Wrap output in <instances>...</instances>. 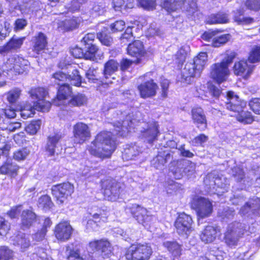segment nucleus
I'll return each mask as SVG.
<instances>
[{"mask_svg":"<svg viewBox=\"0 0 260 260\" xmlns=\"http://www.w3.org/2000/svg\"><path fill=\"white\" fill-rule=\"evenodd\" d=\"M230 39L229 34H224L215 37L212 39V45L215 47H218L226 43Z\"/></svg>","mask_w":260,"mask_h":260,"instance_id":"nucleus-47","label":"nucleus"},{"mask_svg":"<svg viewBox=\"0 0 260 260\" xmlns=\"http://www.w3.org/2000/svg\"><path fill=\"white\" fill-rule=\"evenodd\" d=\"M96 35L98 39L103 45L110 46L113 44V38L109 34L107 28H104L101 31L97 33Z\"/></svg>","mask_w":260,"mask_h":260,"instance_id":"nucleus-39","label":"nucleus"},{"mask_svg":"<svg viewBox=\"0 0 260 260\" xmlns=\"http://www.w3.org/2000/svg\"><path fill=\"white\" fill-rule=\"evenodd\" d=\"M41 121L40 120L32 121L25 128L26 132L30 135L36 134L40 129Z\"/></svg>","mask_w":260,"mask_h":260,"instance_id":"nucleus-48","label":"nucleus"},{"mask_svg":"<svg viewBox=\"0 0 260 260\" xmlns=\"http://www.w3.org/2000/svg\"><path fill=\"white\" fill-rule=\"evenodd\" d=\"M226 101L224 102L225 107L231 111L238 112L237 119L244 124H250L253 121V118L251 112L243 111V108L246 106L244 101L239 100V97L233 92H230L225 98Z\"/></svg>","mask_w":260,"mask_h":260,"instance_id":"nucleus-4","label":"nucleus"},{"mask_svg":"<svg viewBox=\"0 0 260 260\" xmlns=\"http://www.w3.org/2000/svg\"><path fill=\"white\" fill-rule=\"evenodd\" d=\"M121 43H124L125 42H131L134 40V37L132 32V27H128L125 31V32L120 38Z\"/></svg>","mask_w":260,"mask_h":260,"instance_id":"nucleus-58","label":"nucleus"},{"mask_svg":"<svg viewBox=\"0 0 260 260\" xmlns=\"http://www.w3.org/2000/svg\"><path fill=\"white\" fill-rule=\"evenodd\" d=\"M21 228L25 230L29 229L36 220V214L31 210H25L22 211L21 215Z\"/></svg>","mask_w":260,"mask_h":260,"instance_id":"nucleus-29","label":"nucleus"},{"mask_svg":"<svg viewBox=\"0 0 260 260\" xmlns=\"http://www.w3.org/2000/svg\"><path fill=\"white\" fill-rule=\"evenodd\" d=\"M192 220L191 217L184 213H180L175 222L177 233L181 235H188L191 231Z\"/></svg>","mask_w":260,"mask_h":260,"instance_id":"nucleus-15","label":"nucleus"},{"mask_svg":"<svg viewBox=\"0 0 260 260\" xmlns=\"http://www.w3.org/2000/svg\"><path fill=\"white\" fill-rule=\"evenodd\" d=\"M152 253V248L148 244H139L130 247L125 257L128 260H148Z\"/></svg>","mask_w":260,"mask_h":260,"instance_id":"nucleus-7","label":"nucleus"},{"mask_svg":"<svg viewBox=\"0 0 260 260\" xmlns=\"http://www.w3.org/2000/svg\"><path fill=\"white\" fill-rule=\"evenodd\" d=\"M73 229L70 223L67 221L60 222L55 230L56 238L61 241L69 240L72 235Z\"/></svg>","mask_w":260,"mask_h":260,"instance_id":"nucleus-21","label":"nucleus"},{"mask_svg":"<svg viewBox=\"0 0 260 260\" xmlns=\"http://www.w3.org/2000/svg\"><path fill=\"white\" fill-rule=\"evenodd\" d=\"M80 22V18L73 17L71 19L59 21L57 23L58 27L64 31L72 30L79 26Z\"/></svg>","mask_w":260,"mask_h":260,"instance_id":"nucleus-31","label":"nucleus"},{"mask_svg":"<svg viewBox=\"0 0 260 260\" xmlns=\"http://www.w3.org/2000/svg\"><path fill=\"white\" fill-rule=\"evenodd\" d=\"M133 0H113L112 3L115 11H122L133 8Z\"/></svg>","mask_w":260,"mask_h":260,"instance_id":"nucleus-40","label":"nucleus"},{"mask_svg":"<svg viewBox=\"0 0 260 260\" xmlns=\"http://www.w3.org/2000/svg\"><path fill=\"white\" fill-rule=\"evenodd\" d=\"M208 139V136L204 134H200L192 140V144L196 146L202 145L204 143L207 141Z\"/></svg>","mask_w":260,"mask_h":260,"instance_id":"nucleus-62","label":"nucleus"},{"mask_svg":"<svg viewBox=\"0 0 260 260\" xmlns=\"http://www.w3.org/2000/svg\"><path fill=\"white\" fill-rule=\"evenodd\" d=\"M119 63L114 59L108 61L104 66L103 75L106 79L112 77L114 73L118 70Z\"/></svg>","mask_w":260,"mask_h":260,"instance_id":"nucleus-34","label":"nucleus"},{"mask_svg":"<svg viewBox=\"0 0 260 260\" xmlns=\"http://www.w3.org/2000/svg\"><path fill=\"white\" fill-rule=\"evenodd\" d=\"M254 68L253 65L248 64L247 60H241L235 62L233 71L236 75L247 79L252 74Z\"/></svg>","mask_w":260,"mask_h":260,"instance_id":"nucleus-19","label":"nucleus"},{"mask_svg":"<svg viewBox=\"0 0 260 260\" xmlns=\"http://www.w3.org/2000/svg\"><path fill=\"white\" fill-rule=\"evenodd\" d=\"M157 84L150 80L138 86V89L139 91L141 98L146 99L154 96L156 94L157 89Z\"/></svg>","mask_w":260,"mask_h":260,"instance_id":"nucleus-23","label":"nucleus"},{"mask_svg":"<svg viewBox=\"0 0 260 260\" xmlns=\"http://www.w3.org/2000/svg\"><path fill=\"white\" fill-rule=\"evenodd\" d=\"M13 256V252L7 246L0 247V260H9Z\"/></svg>","mask_w":260,"mask_h":260,"instance_id":"nucleus-53","label":"nucleus"},{"mask_svg":"<svg viewBox=\"0 0 260 260\" xmlns=\"http://www.w3.org/2000/svg\"><path fill=\"white\" fill-rule=\"evenodd\" d=\"M13 244L20 247L22 251L26 250L30 245L28 236L23 233L19 234L13 239Z\"/></svg>","mask_w":260,"mask_h":260,"instance_id":"nucleus-35","label":"nucleus"},{"mask_svg":"<svg viewBox=\"0 0 260 260\" xmlns=\"http://www.w3.org/2000/svg\"><path fill=\"white\" fill-rule=\"evenodd\" d=\"M110 132H102L96 137L89 147L91 154L101 158L109 157L116 148L115 141Z\"/></svg>","mask_w":260,"mask_h":260,"instance_id":"nucleus-2","label":"nucleus"},{"mask_svg":"<svg viewBox=\"0 0 260 260\" xmlns=\"http://www.w3.org/2000/svg\"><path fill=\"white\" fill-rule=\"evenodd\" d=\"M75 141L79 144L84 143L90 137V132L87 124L78 122L73 126Z\"/></svg>","mask_w":260,"mask_h":260,"instance_id":"nucleus-18","label":"nucleus"},{"mask_svg":"<svg viewBox=\"0 0 260 260\" xmlns=\"http://www.w3.org/2000/svg\"><path fill=\"white\" fill-rule=\"evenodd\" d=\"M19 167L11 160H8L0 167V173L14 177L17 175Z\"/></svg>","mask_w":260,"mask_h":260,"instance_id":"nucleus-33","label":"nucleus"},{"mask_svg":"<svg viewBox=\"0 0 260 260\" xmlns=\"http://www.w3.org/2000/svg\"><path fill=\"white\" fill-rule=\"evenodd\" d=\"M229 74V68L224 62L215 63L211 67V76L219 83L225 81Z\"/></svg>","mask_w":260,"mask_h":260,"instance_id":"nucleus-16","label":"nucleus"},{"mask_svg":"<svg viewBox=\"0 0 260 260\" xmlns=\"http://www.w3.org/2000/svg\"><path fill=\"white\" fill-rule=\"evenodd\" d=\"M260 209V203L258 200L249 201L240 210V213L247 217L251 216L252 215H255L257 211Z\"/></svg>","mask_w":260,"mask_h":260,"instance_id":"nucleus-28","label":"nucleus"},{"mask_svg":"<svg viewBox=\"0 0 260 260\" xmlns=\"http://www.w3.org/2000/svg\"><path fill=\"white\" fill-rule=\"evenodd\" d=\"M85 59L95 60L99 57L98 53V48L95 45L84 46Z\"/></svg>","mask_w":260,"mask_h":260,"instance_id":"nucleus-42","label":"nucleus"},{"mask_svg":"<svg viewBox=\"0 0 260 260\" xmlns=\"http://www.w3.org/2000/svg\"><path fill=\"white\" fill-rule=\"evenodd\" d=\"M127 54L132 56L138 57L143 56L145 54V50L143 43L140 40H137L129 44L127 48Z\"/></svg>","mask_w":260,"mask_h":260,"instance_id":"nucleus-30","label":"nucleus"},{"mask_svg":"<svg viewBox=\"0 0 260 260\" xmlns=\"http://www.w3.org/2000/svg\"><path fill=\"white\" fill-rule=\"evenodd\" d=\"M25 39V37H13L5 45L0 46V54H5L10 52L17 51L21 48Z\"/></svg>","mask_w":260,"mask_h":260,"instance_id":"nucleus-22","label":"nucleus"},{"mask_svg":"<svg viewBox=\"0 0 260 260\" xmlns=\"http://www.w3.org/2000/svg\"><path fill=\"white\" fill-rule=\"evenodd\" d=\"M87 102V98L84 94H78L74 96L70 101V104L74 106L83 105Z\"/></svg>","mask_w":260,"mask_h":260,"instance_id":"nucleus-50","label":"nucleus"},{"mask_svg":"<svg viewBox=\"0 0 260 260\" xmlns=\"http://www.w3.org/2000/svg\"><path fill=\"white\" fill-rule=\"evenodd\" d=\"M32 43L33 51L39 54L47 46V37L43 33L40 32L33 38Z\"/></svg>","mask_w":260,"mask_h":260,"instance_id":"nucleus-27","label":"nucleus"},{"mask_svg":"<svg viewBox=\"0 0 260 260\" xmlns=\"http://www.w3.org/2000/svg\"><path fill=\"white\" fill-rule=\"evenodd\" d=\"M53 82L60 85L63 83L70 82L71 84L76 86H81V77L79 75V72L77 70H74L72 72V75H67L62 72H58L54 73L52 75Z\"/></svg>","mask_w":260,"mask_h":260,"instance_id":"nucleus-13","label":"nucleus"},{"mask_svg":"<svg viewBox=\"0 0 260 260\" xmlns=\"http://www.w3.org/2000/svg\"><path fill=\"white\" fill-rule=\"evenodd\" d=\"M52 194L58 204H62L74 192V186L69 182L53 185Z\"/></svg>","mask_w":260,"mask_h":260,"instance_id":"nucleus-9","label":"nucleus"},{"mask_svg":"<svg viewBox=\"0 0 260 260\" xmlns=\"http://www.w3.org/2000/svg\"><path fill=\"white\" fill-rule=\"evenodd\" d=\"M135 119H131L130 115H127L125 119L122 121V123L118 122L114 124L115 127V134L121 137H124L129 131L132 125L134 123Z\"/></svg>","mask_w":260,"mask_h":260,"instance_id":"nucleus-25","label":"nucleus"},{"mask_svg":"<svg viewBox=\"0 0 260 260\" xmlns=\"http://www.w3.org/2000/svg\"><path fill=\"white\" fill-rule=\"evenodd\" d=\"M204 182L208 191L218 196L227 191L229 187V181L215 171L208 174L204 178Z\"/></svg>","mask_w":260,"mask_h":260,"instance_id":"nucleus-5","label":"nucleus"},{"mask_svg":"<svg viewBox=\"0 0 260 260\" xmlns=\"http://www.w3.org/2000/svg\"><path fill=\"white\" fill-rule=\"evenodd\" d=\"M163 245L174 256L181 255V246L176 242L166 241L164 242Z\"/></svg>","mask_w":260,"mask_h":260,"instance_id":"nucleus-43","label":"nucleus"},{"mask_svg":"<svg viewBox=\"0 0 260 260\" xmlns=\"http://www.w3.org/2000/svg\"><path fill=\"white\" fill-rule=\"evenodd\" d=\"M90 11L92 15H100L104 12V8L103 6L99 4L93 3L90 8Z\"/></svg>","mask_w":260,"mask_h":260,"instance_id":"nucleus-61","label":"nucleus"},{"mask_svg":"<svg viewBox=\"0 0 260 260\" xmlns=\"http://www.w3.org/2000/svg\"><path fill=\"white\" fill-rule=\"evenodd\" d=\"M207 60L206 52H201L193 59L186 63L181 74V82L189 84L194 77L199 76Z\"/></svg>","mask_w":260,"mask_h":260,"instance_id":"nucleus-3","label":"nucleus"},{"mask_svg":"<svg viewBox=\"0 0 260 260\" xmlns=\"http://www.w3.org/2000/svg\"><path fill=\"white\" fill-rule=\"evenodd\" d=\"M39 208L44 210H47L51 208L53 206L51 198L48 195H44L39 198L38 201Z\"/></svg>","mask_w":260,"mask_h":260,"instance_id":"nucleus-45","label":"nucleus"},{"mask_svg":"<svg viewBox=\"0 0 260 260\" xmlns=\"http://www.w3.org/2000/svg\"><path fill=\"white\" fill-rule=\"evenodd\" d=\"M28 61L17 55L10 57L3 66L4 72L12 75H19L27 70Z\"/></svg>","mask_w":260,"mask_h":260,"instance_id":"nucleus-6","label":"nucleus"},{"mask_svg":"<svg viewBox=\"0 0 260 260\" xmlns=\"http://www.w3.org/2000/svg\"><path fill=\"white\" fill-rule=\"evenodd\" d=\"M218 214L223 220L226 221L233 218L235 215V210L233 208L226 207L222 209H219Z\"/></svg>","mask_w":260,"mask_h":260,"instance_id":"nucleus-44","label":"nucleus"},{"mask_svg":"<svg viewBox=\"0 0 260 260\" xmlns=\"http://www.w3.org/2000/svg\"><path fill=\"white\" fill-rule=\"evenodd\" d=\"M21 91L19 88H15L10 90L7 94V100L11 104L16 103L19 98Z\"/></svg>","mask_w":260,"mask_h":260,"instance_id":"nucleus-54","label":"nucleus"},{"mask_svg":"<svg viewBox=\"0 0 260 260\" xmlns=\"http://www.w3.org/2000/svg\"><path fill=\"white\" fill-rule=\"evenodd\" d=\"M139 5L144 9L152 10L155 9L156 2L155 0H137Z\"/></svg>","mask_w":260,"mask_h":260,"instance_id":"nucleus-52","label":"nucleus"},{"mask_svg":"<svg viewBox=\"0 0 260 260\" xmlns=\"http://www.w3.org/2000/svg\"><path fill=\"white\" fill-rule=\"evenodd\" d=\"M159 134L157 123L152 121L147 124V128L142 132V136L148 143H152L157 140Z\"/></svg>","mask_w":260,"mask_h":260,"instance_id":"nucleus-24","label":"nucleus"},{"mask_svg":"<svg viewBox=\"0 0 260 260\" xmlns=\"http://www.w3.org/2000/svg\"><path fill=\"white\" fill-rule=\"evenodd\" d=\"M29 152V151L26 148L18 149L14 152L13 158L18 161L24 160Z\"/></svg>","mask_w":260,"mask_h":260,"instance_id":"nucleus-55","label":"nucleus"},{"mask_svg":"<svg viewBox=\"0 0 260 260\" xmlns=\"http://www.w3.org/2000/svg\"><path fill=\"white\" fill-rule=\"evenodd\" d=\"M125 26V22L123 20H118L110 25V28L112 32L122 30Z\"/></svg>","mask_w":260,"mask_h":260,"instance_id":"nucleus-63","label":"nucleus"},{"mask_svg":"<svg viewBox=\"0 0 260 260\" xmlns=\"http://www.w3.org/2000/svg\"><path fill=\"white\" fill-rule=\"evenodd\" d=\"M72 93L71 87L68 83L60 85L58 89L57 98L58 101H61L68 98Z\"/></svg>","mask_w":260,"mask_h":260,"instance_id":"nucleus-41","label":"nucleus"},{"mask_svg":"<svg viewBox=\"0 0 260 260\" xmlns=\"http://www.w3.org/2000/svg\"><path fill=\"white\" fill-rule=\"evenodd\" d=\"M250 109L256 114L260 115V99L253 98L249 102Z\"/></svg>","mask_w":260,"mask_h":260,"instance_id":"nucleus-56","label":"nucleus"},{"mask_svg":"<svg viewBox=\"0 0 260 260\" xmlns=\"http://www.w3.org/2000/svg\"><path fill=\"white\" fill-rule=\"evenodd\" d=\"M248 61L255 63L260 61V47H253L250 52Z\"/></svg>","mask_w":260,"mask_h":260,"instance_id":"nucleus-51","label":"nucleus"},{"mask_svg":"<svg viewBox=\"0 0 260 260\" xmlns=\"http://www.w3.org/2000/svg\"><path fill=\"white\" fill-rule=\"evenodd\" d=\"M63 137L64 134L60 132L54 133L48 137L45 149L50 155L58 153L60 141Z\"/></svg>","mask_w":260,"mask_h":260,"instance_id":"nucleus-17","label":"nucleus"},{"mask_svg":"<svg viewBox=\"0 0 260 260\" xmlns=\"http://www.w3.org/2000/svg\"><path fill=\"white\" fill-rule=\"evenodd\" d=\"M67 258L68 260H83L78 250H67Z\"/></svg>","mask_w":260,"mask_h":260,"instance_id":"nucleus-59","label":"nucleus"},{"mask_svg":"<svg viewBox=\"0 0 260 260\" xmlns=\"http://www.w3.org/2000/svg\"><path fill=\"white\" fill-rule=\"evenodd\" d=\"M245 5L249 10L255 11L260 10V0H246Z\"/></svg>","mask_w":260,"mask_h":260,"instance_id":"nucleus-57","label":"nucleus"},{"mask_svg":"<svg viewBox=\"0 0 260 260\" xmlns=\"http://www.w3.org/2000/svg\"><path fill=\"white\" fill-rule=\"evenodd\" d=\"M217 229L212 226H207L200 235V238L205 243H210L216 237Z\"/></svg>","mask_w":260,"mask_h":260,"instance_id":"nucleus-32","label":"nucleus"},{"mask_svg":"<svg viewBox=\"0 0 260 260\" xmlns=\"http://www.w3.org/2000/svg\"><path fill=\"white\" fill-rule=\"evenodd\" d=\"M88 247L91 251L97 252L103 258L109 257L111 253V244L105 238L91 241Z\"/></svg>","mask_w":260,"mask_h":260,"instance_id":"nucleus-14","label":"nucleus"},{"mask_svg":"<svg viewBox=\"0 0 260 260\" xmlns=\"http://www.w3.org/2000/svg\"><path fill=\"white\" fill-rule=\"evenodd\" d=\"M243 231L244 226L239 222L235 221L229 224L224 236L225 243L230 246L236 245Z\"/></svg>","mask_w":260,"mask_h":260,"instance_id":"nucleus-10","label":"nucleus"},{"mask_svg":"<svg viewBox=\"0 0 260 260\" xmlns=\"http://www.w3.org/2000/svg\"><path fill=\"white\" fill-rule=\"evenodd\" d=\"M27 24V21L25 19L22 18L17 19L14 23V30L17 31L23 29Z\"/></svg>","mask_w":260,"mask_h":260,"instance_id":"nucleus-64","label":"nucleus"},{"mask_svg":"<svg viewBox=\"0 0 260 260\" xmlns=\"http://www.w3.org/2000/svg\"><path fill=\"white\" fill-rule=\"evenodd\" d=\"M172 158L171 155L168 151H159L158 154L151 160V164L157 169H161L165 164Z\"/></svg>","mask_w":260,"mask_h":260,"instance_id":"nucleus-26","label":"nucleus"},{"mask_svg":"<svg viewBox=\"0 0 260 260\" xmlns=\"http://www.w3.org/2000/svg\"><path fill=\"white\" fill-rule=\"evenodd\" d=\"M191 117L193 123L200 131H204L207 128L206 117L201 107H194L192 109Z\"/></svg>","mask_w":260,"mask_h":260,"instance_id":"nucleus-20","label":"nucleus"},{"mask_svg":"<svg viewBox=\"0 0 260 260\" xmlns=\"http://www.w3.org/2000/svg\"><path fill=\"white\" fill-rule=\"evenodd\" d=\"M104 194L108 201H115L122 190V185L114 180H107L103 182Z\"/></svg>","mask_w":260,"mask_h":260,"instance_id":"nucleus-12","label":"nucleus"},{"mask_svg":"<svg viewBox=\"0 0 260 260\" xmlns=\"http://www.w3.org/2000/svg\"><path fill=\"white\" fill-rule=\"evenodd\" d=\"M229 22L228 15L224 12H219L209 16L206 19L208 24L225 23Z\"/></svg>","mask_w":260,"mask_h":260,"instance_id":"nucleus-36","label":"nucleus"},{"mask_svg":"<svg viewBox=\"0 0 260 260\" xmlns=\"http://www.w3.org/2000/svg\"><path fill=\"white\" fill-rule=\"evenodd\" d=\"M10 224L4 218L0 217V235H6L10 230Z\"/></svg>","mask_w":260,"mask_h":260,"instance_id":"nucleus-60","label":"nucleus"},{"mask_svg":"<svg viewBox=\"0 0 260 260\" xmlns=\"http://www.w3.org/2000/svg\"><path fill=\"white\" fill-rule=\"evenodd\" d=\"M182 0H161V7L168 13L176 11L180 8Z\"/></svg>","mask_w":260,"mask_h":260,"instance_id":"nucleus-37","label":"nucleus"},{"mask_svg":"<svg viewBox=\"0 0 260 260\" xmlns=\"http://www.w3.org/2000/svg\"><path fill=\"white\" fill-rule=\"evenodd\" d=\"M181 166L183 167L184 175L190 177L195 172V164L188 160L180 161Z\"/></svg>","mask_w":260,"mask_h":260,"instance_id":"nucleus-46","label":"nucleus"},{"mask_svg":"<svg viewBox=\"0 0 260 260\" xmlns=\"http://www.w3.org/2000/svg\"><path fill=\"white\" fill-rule=\"evenodd\" d=\"M191 207L196 210L198 216L201 218L210 216L212 212L211 202L204 197H194L191 202Z\"/></svg>","mask_w":260,"mask_h":260,"instance_id":"nucleus-11","label":"nucleus"},{"mask_svg":"<svg viewBox=\"0 0 260 260\" xmlns=\"http://www.w3.org/2000/svg\"><path fill=\"white\" fill-rule=\"evenodd\" d=\"M232 174L235 181L245 186L248 185L249 178L245 176L243 169L238 167H234L232 169Z\"/></svg>","mask_w":260,"mask_h":260,"instance_id":"nucleus-38","label":"nucleus"},{"mask_svg":"<svg viewBox=\"0 0 260 260\" xmlns=\"http://www.w3.org/2000/svg\"><path fill=\"white\" fill-rule=\"evenodd\" d=\"M234 20L239 24H250L254 22V19L249 17H244L242 12L239 11L234 16Z\"/></svg>","mask_w":260,"mask_h":260,"instance_id":"nucleus-49","label":"nucleus"},{"mask_svg":"<svg viewBox=\"0 0 260 260\" xmlns=\"http://www.w3.org/2000/svg\"><path fill=\"white\" fill-rule=\"evenodd\" d=\"M133 217L146 228H148L154 217L150 215L147 210L143 207L133 204L127 207Z\"/></svg>","mask_w":260,"mask_h":260,"instance_id":"nucleus-8","label":"nucleus"},{"mask_svg":"<svg viewBox=\"0 0 260 260\" xmlns=\"http://www.w3.org/2000/svg\"><path fill=\"white\" fill-rule=\"evenodd\" d=\"M31 102H26L21 108V115L26 119L32 117L35 110L47 112L51 107V103L47 102L44 98L47 94L45 88L42 87L32 88L29 91Z\"/></svg>","mask_w":260,"mask_h":260,"instance_id":"nucleus-1","label":"nucleus"}]
</instances>
